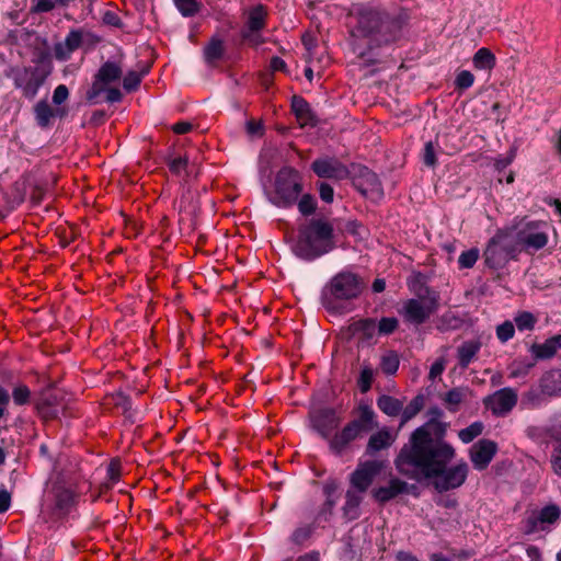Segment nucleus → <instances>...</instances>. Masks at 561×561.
<instances>
[{
  "instance_id": "f257e3e1",
  "label": "nucleus",
  "mask_w": 561,
  "mask_h": 561,
  "mask_svg": "<svg viewBox=\"0 0 561 561\" xmlns=\"http://www.w3.org/2000/svg\"><path fill=\"white\" fill-rule=\"evenodd\" d=\"M428 413L432 419L411 433L394 465L401 474L410 479L433 480L435 490L442 493L462 485L469 468L466 462L447 468L455 457V449L444 439L445 426L435 421L442 416L440 409L431 408Z\"/></svg>"
},
{
  "instance_id": "f03ea898",
  "label": "nucleus",
  "mask_w": 561,
  "mask_h": 561,
  "mask_svg": "<svg viewBox=\"0 0 561 561\" xmlns=\"http://www.w3.org/2000/svg\"><path fill=\"white\" fill-rule=\"evenodd\" d=\"M408 19L404 10L390 13L378 8L360 9L357 22L351 30L353 51L365 59L376 48L394 43L400 38Z\"/></svg>"
},
{
  "instance_id": "7ed1b4c3",
  "label": "nucleus",
  "mask_w": 561,
  "mask_h": 561,
  "mask_svg": "<svg viewBox=\"0 0 561 561\" xmlns=\"http://www.w3.org/2000/svg\"><path fill=\"white\" fill-rule=\"evenodd\" d=\"M335 248L334 227L323 218H312L298 229L294 253L306 261H313Z\"/></svg>"
},
{
  "instance_id": "20e7f679",
  "label": "nucleus",
  "mask_w": 561,
  "mask_h": 561,
  "mask_svg": "<svg viewBox=\"0 0 561 561\" xmlns=\"http://www.w3.org/2000/svg\"><path fill=\"white\" fill-rule=\"evenodd\" d=\"M364 279L352 272H341L333 276L322 290L321 301L328 311L337 312L342 301L357 298L364 290Z\"/></svg>"
},
{
  "instance_id": "39448f33",
  "label": "nucleus",
  "mask_w": 561,
  "mask_h": 561,
  "mask_svg": "<svg viewBox=\"0 0 561 561\" xmlns=\"http://www.w3.org/2000/svg\"><path fill=\"white\" fill-rule=\"evenodd\" d=\"M519 252L512 231L508 228L499 229L489 240L483 252L484 263L489 268L501 270L511 260H517Z\"/></svg>"
},
{
  "instance_id": "423d86ee",
  "label": "nucleus",
  "mask_w": 561,
  "mask_h": 561,
  "mask_svg": "<svg viewBox=\"0 0 561 561\" xmlns=\"http://www.w3.org/2000/svg\"><path fill=\"white\" fill-rule=\"evenodd\" d=\"M507 228L512 231L519 253L524 251L534 254L548 243V224L545 221L520 220Z\"/></svg>"
},
{
  "instance_id": "0eeeda50",
  "label": "nucleus",
  "mask_w": 561,
  "mask_h": 561,
  "mask_svg": "<svg viewBox=\"0 0 561 561\" xmlns=\"http://www.w3.org/2000/svg\"><path fill=\"white\" fill-rule=\"evenodd\" d=\"M301 192L302 182L299 172L285 167L276 174L275 195L272 203L278 207H290L296 204Z\"/></svg>"
},
{
  "instance_id": "6e6552de",
  "label": "nucleus",
  "mask_w": 561,
  "mask_h": 561,
  "mask_svg": "<svg viewBox=\"0 0 561 561\" xmlns=\"http://www.w3.org/2000/svg\"><path fill=\"white\" fill-rule=\"evenodd\" d=\"M50 70L44 67H24L14 71V84L27 99H34Z\"/></svg>"
},
{
  "instance_id": "1a4fd4ad",
  "label": "nucleus",
  "mask_w": 561,
  "mask_h": 561,
  "mask_svg": "<svg viewBox=\"0 0 561 561\" xmlns=\"http://www.w3.org/2000/svg\"><path fill=\"white\" fill-rule=\"evenodd\" d=\"M351 176L355 188L364 196L380 198L383 194L378 175L365 165H352Z\"/></svg>"
},
{
  "instance_id": "9d476101",
  "label": "nucleus",
  "mask_w": 561,
  "mask_h": 561,
  "mask_svg": "<svg viewBox=\"0 0 561 561\" xmlns=\"http://www.w3.org/2000/svg\"><path fill=\"white\" fill-rule=\"evenodd\" d=\"M266 11L262 4L252 8L249 11L248 20L241 31V37L252 46H259L263 43L260 31L265 26Z\"/></svg>"
},
{
  "instance_id": "9b49d317",
  "label": "nucleus",
  "mask_w": 561,
  "mask_h": 561,
  "mask_svg": "<svg viewBox=\"0 0 561 561\" xmlns=\"http://www.w3.org/2000/svg\"><path fill=\"white\" fill-rule=\"evenodd\" d=\"M36 410L44 420L57 417L59 408H64V393L61 390L47 387L41 391L36 403Z\"/></svg>"
},
{
  "instance_id": "f8f14e48",
  "label": "nucleus",
  "mask_w": 561,
  "mask_h": 561,
  "mask_svg": "<svg viewBox=\"0 0 561 561\" xmlns=\"http://www.w3.org/2000/svg\"><path fill=\"white\" fill-rule=\"evenodd\" d=\"M383 465V461L380 460H368L359 463L350 478L352 489L365 493L376 476L382 470Z\"/></svg>"
},
{
  "instance_id": "ddd939ff",
  "label": "nucleus",
  "mask_w": 561,
  "mask_h": 561,
  "mask_svg": "<svg viewBox=\"0 0 561 561\" xmlns=\"http://www.w3.org/2000/svg\"><path fill=\"white\" fill-rule=\"evenodd\" d=\"M483 403L495 416H504L516 405L517 393L512 388H503L484 398Z\"/></svg>"
},
{
  "instance_id": "4468645a",
  "label": "nucleus",
  "mask_w": 561,
  "mask_h": 561,
  "mask_svg": "<svg viewBox=\"0 0 561 561\" xmlns=\"http://www.w3.org/2000/svg\"><path fill=\"white\" fill-rule=\"evenodd\" d=\"M311 170L323 179L343 180L351 176V170L336 158H320L311 163Z\"/></svg>"
},
{
  "instance_id": "2eb2a0df",
  "label": "nucleus",
  "mask_w": 561,
  "mask_h": 561,
  "mask_svg": "<svg viewBox=\"0 0 561 561\" xmlns=\"http://www.w3.org/2000/svg\"><path fill=\"white\" fill-rule=\"evenodd\" d=\"M312 427L330 442L332 432L340 425V417L331 408L319 409L311 414Z\"/></svg>"
},
{
  "instance_id": "dca6fc26",
  "label": "nucleus",
  "mask_w": 561,
  "mask_h": 561,
  "mask_svg": "<svg viewBox=\"0 0 561 561\" xmlns=\"http://www.w3.org/2000/svg\"><path fill=\"white\" fill-rule=\"evenodd\" d=\"M438 310L436 308V300L433 296L426 305L422 300L409 299L404 304V317L407 321L414 324L424 323L433 313Z\"/></svg>"
},
{
  "instance_id": "f3484780",
  "label": "nucleus",
  "mask_w": 561,
  "mask_h": 561,
  "mask_svg": "<svg viewBox=\"0 0 561 561\" xmlns=\"http://www.w3.org/2000/svg\"><path fill=\"white\" fill-rule=\"evenodd\" d=\"M497 451V445L490 439H480L470 448V459L477 470H484Z\"/></svg>"
},
{
  "instance_id": "a211bd4d",
  "label": "nucleus",
  "mask_w": 561,
  "mask_h": 561,
  "mask_svg": "<svg viewBox=\"0 0 561 561\" xmlns=\"http://www.w3.org/2000/svg\"><path fill=\"white\" fill-rule=\"evenodd\" d=\"M53 515L60 517L66 515L75 504L76 494L62 485H54L51 491Z\"/></svg>"
},
{
  "instance_id": "6ab92c4d",
  "label": "nucleus",
  "mask_w": 561,
  "mask_h": 561,
  "mask_svg": "<svg viewBox=\"0 0 561 561\" xmlns=\"http://www.w3.org/2000/svg\"><path fill=\"white\" fill-rule=\"evenodd\" d=\"M291 111L294 112L300 127H316L319 123L317 115L302 96L294 95L291 98Z\"/></svg>"
},
{
  "instance_id": "aec40b11",
  "label": "nucleus",
  "mask_w": 561,
  "mask_h": 561,
  "mask_svg": "<svg viewBox=\"0 0 561 561\" xmlns=\"http://www.w3.org/2000/svg\"><path fill=\"white\" fill-rule=\"evenodd\" d=\"M362 435L363 434L356 430V424L347 423L341 432L335 433V435L330 438V449L334 454L341 455L353 440Z\"/></svg>"
},
{
  "instance_id": "412c9836",
  "label": "nucleus",
  "mask_w": 561,
  "mask_h": 561,
  "mask_svg": "<svg viewBox=\"0 0 561 561\" xmlns=\"http://www.w3.org/2000/svg\"><path fill=\"white\" fill-rule=\"evenodd\" d=\"M560 517V508L557 505L545 506L538 515L530 516L526 522V531L535 533L543 529L542 524H553Z\"/></svg>"
},
{
  "instance_id": "4be33fe9",
  "label": "nucleus",
  "mask_w": 561,
  "mask_h": 561,
  "mask_svg": "<svg viewBox=\"0 0 561 561\" xmlns=\"http://www.w3.org/2000/svg\"><path fill=\"white\" fill-rule=\"evenodd\" d=\"M82 31L72 30L64 42H59L54 47V55L58 60H67L70 55L82 44Z\"/></svg>"
},
{
  "instance_id": "5701e85b",
  "label": "nucleus",
  "mask_w": 561,
  "mask_h": 561,
  "mask_svg": "<svg viewBox=\"0 0 561 561\" xmlns=\"http://www.w3.org/2000/svg\"><path fill=\"white\" fill-rule=\"evenodd\" d=\"M407 486H408L407 482L394 478V479L390 480L389 485L375 489L373 491V496L378 502L386 503V502L394 499L397 495L405 492Z\"/></svg>"
},
{
  "instance_id": "b1692460",
  "label": "nucleus",
  "mask_w": 561,
  "mask_h": 561,
  "mask_svg": "<svg viewBox=\"0 0 561 561\" xmlns=\"http://www.w3.org/2000/svg\"><path fill=\"white\" fill-rule=\"evenodd\" d=\"M375 417L376 414L369 405L360 404L358 407V416L350 423L356 424V430L362 434H365L378 426V424L375 422Z\"/></svg>"
},
{
  "instance_id": "393cba45",
  "label": "nucleus",
  "mask_w": 561,
  "mask_h": 561,
  "mask_svg": "<svg viewBox=\"0 0 561 561\" xmlns=\"http://www.w3.org/2000/svg\"><path fill=\"white\" fill-rule=\"evenodd\" d=\"M363 492L355 489L347 490L345 494V504L343 506V515L348 520H355L360 515L359 505L363 501Z\"/></svg>"
},
{
  "instance_id": "a878e982",
  "label": "nucleus",
  "mask_w": 561,
  "mask_h": 561,
  "mask_svg": "<svg viewBox=\"0 0 561 561\" xmlns=\"http://www.w3.org/2000/svg\"><path fill=\"white\" fill-rule=\"evenodd\" d=\"M541 391L548 396L561 394V369H551L540 379Z\"/></svg>"
},
{
  "instance_id": "bb28decb",
  "label": "nucleus",
  "mask_w": 561,
  "mask_h": 561,
  "mask_svg": "<svg viewBox=\"0 0 561 561\" xmlns=\"http://www.w3.org/2000/svg\"><path fill=\"white\" fill-rule=\"evenodd\" d=\"M123 76L122 67L114 61L104 62L95 75V79L104 87L119 80Z\"/></svg>"
},
{
  "instance_id": "cd10ccee",
  "label": "nucleus",
  "mask_w": 561,
  "mask_h": 561,
  "mask_svg": "<svg viewBox=\"0 0 561 561\" xmlns=\"http://www.w3.org/2000/svg\"><path fill=\"white\" fill-rule=\"evenodd\" d=\"M393 442V438L389 431L381 430L376 434L371 435L368 439V444L366 447V453L368 455H374L376 451L385 449L389 447Z\"/></svg>"
},
{
  "instance_id": "c85d7f7f",
  "label": "nucleus",
  "mask_w": 561,
  "mask_h": 561,
  "mask_svg": "<svg viewBox=\"0 0 561 561\" xmlns=\"http://www.w3.org/2000/svg\"><path fill=\"white\" fill-rule=\"evenodd\" d=\"M225 53L224 42L220 38L211 37L209 43L204 48V58L205 61L214 66L217 60H219Z\"/></svg>"
},
{
  "instance_id": "c756f323",
  "label": "nucleus",
  "mask_w": 561,
  "mask_h": 561,
  "mask_svg": "<svg viewBox=\"0 0 561 561\" xmlns=\"http://www.w3.org/2000/svg\"><path fill=\"white\" fill-rule=\"evenodd\" d=\"M529 351L531 352L535 360H543L552 358L557 353L556 344L552 337L546 340L542 344L534 343Z\"/></svg>"
},
{
  "instance_id": "7c9ffc66",
  "label": "nucleus",
  "mask_w": 561,
  "mask_h": 561,
  "mask_svg": "<svg viewBox=\"0 0 561 561\" xmlns=\"http://www.w3.org/2000/svg\"><path fill=\"white\" fill-rule=\"evenodd\" d=\"M481 343L479 341H467L458 347L459 365L466 368L476 354L479 352Z\"/></svg>"
},
{
  "instance_id": "2f4dec72",
  "label": "nucleus",
  "mask_w": 561,
  "mask_h": 561,
  "mask_svg": "<svg viewBox=\"0 0 561 561\" xmlns=\"http://www.w3.org/2000/svg\"><path fill=\"white\" fill-rule=\"evenodd\" d=\"M34 113L39 127L47 128L50 125V119L54 117V108H51L46 100H41L36 103Z\"/></svg>"
},
{
  "instance_id": "473e14b6",
  "label": "nucleus",
  "mask_w": 561,
  "mask_h": 561,
  "mask_svg": "<svg viewBox=\"0 0 561 561\" xmlns=\"http://www.w3.org/2000/svg\"><path fill=\"white\" fill-rule=\"evenodd\" d=\"M377 405L389 416L399 415L403 408V403L399 399L386 394L378 398Z\"/></svg>"
},
{
  "instance_id": "72a5a7b5",
  "label": "nucleus",
  "mask_w": 561,
  "mask_h": 561,
  "mask_svg": "<svg viewBox=\"0 0 561 561\" xmlns=\"http://www.w3.org/2000/svg\"><path fill=\"white\" fill-rule=\"evenodd\" d=\"M472 62L477 69L491 70L495 66V56L489 48L482 47L473 55Z\"/></svg>"
},
{
  "instance_id": "f704fd0d",
  "label": "nucleus",
  "mask_w": 561,
  "mask_h": 561,
  "mask_svg": "<svg viewBox=\"0 0 561 561\" xmlns=\"http://www.w3.org/2000/svg\"><path fill=\"white\" fill-rule=\"evenodd\" d=\"M462 320L454 312L447 311L436 320V329L440 332L457 330L461 327Z\"/></svg>"
},
{
  "instance_id": "c9c22d12",
  "label": "nucleus",
  "mask_w": 561,
  "mask_h": 561,
  "mask_svg": "<svg viewBox=\"0 0 561 561\" xmlns=\"http://www.w3.org/2000/svg\"><path fill=\"white\" fill-rule=\"evenodd\" d=\"M353 333H362L365 339H371L377 330L376 321L370 318L360 319L351 324Z\"/></svg>"
},
{
  "instance_id": "e433bc0d",
  "label": "nucleus",
  "mask_w": 561,
  "mask_h": 561,
  "mask_svg": "<svg viewBox=\"0 0 561 561\" xmlns=\"http://www.w3.org/2000/svg\"><path fill=\"white\" fill-rule=\"evenodd\" d=\"M466 396V389L463 388H453L449 390L445 397L444 402L446 404V408L450 412H456L458 410V405L461 403Z\"/></svg>"
},
{
  "instance_id": "4c0bfd02",
  "label": "nucleus",
  "mask_w": 561,
  "mask_h": 561,
  "mask_svg": "<svg viewBox=\"0 0 561 561\" xmlns=\"http://www.w3.org/2000/svg\"><path fill=\"white\" fill-rule=\"evenodd\" d=\"M149 69H150V66L147 65L139 72L138 71H129L125 76L124 81H123L124 89L128 92L135 91L139 87L140 82H141V78L146 73L149 72Z\"/></svg>"
},
{
  "instance_id": "58836bf2",
  "label": "nucleus",
  "mask_w": 561,
  "mask_h": 561,
  "mask_svg": "<svg viewBox=\"0 0 561 561\" xmlns=\"http://www.w3.org/2000/svg\"><path fill=\"white\" fill-rule=\"evenodd\" d=\"M514 322L519 331H531L537 323V318L529 311H522L515 316Z\"/></svg>"
},
{
  "instance_id": "ea45409f",
  "label": "nucleus",
  "mask_w": 561,
  "mask_h": 561,
  "mask_svg": "<svg viewBox=\"0 0 561 561\" xmlns=\"http://www.w3.org/2000/svg\"><path fill=\"white\" fill-rule=\"evenodd\" d=\"M484 430V425L482 422H473L468 427L459 431L458 436L461 442L468 444L472 442L476 437L482 434Z\"/></svg>"
},
{
  "instance_id": "a19ab883",
  "label": "nucleus",
  "mask_w": 561,
  "mask_h": 561,
  "mask_svg": "<svg viewBox=\"0 0 561 561\" xmlns=\"http://www.w3.org/2000/svg\"><path fill=\"white\" fill-rule=\"evenodd\" d=\"M423 396H416L404 409L402 408V423L413 419L423 408Z\"/></svg>"
},
{
  "instance_id": "79ce46f5",
  "label": "nucleus",
  "mask_w": 561,
  "mask_h": 561,
  "mask_svg": "<svg viewBox=\"0 0 561 561\" xmlns=\"http://www.w3.org/2000/svg\"><path fill=\"white\" fill-rule=\"evenodd\" d=\"M111 400H112V403L116 408H121L123 410L124 414H126V416L131 422H134V420L131 419L133 417L131 402L127 396H125L123 392H117L115 394H112Z\"/></svg>"
},
{
  "instance_id": "37998d69",
  "label": "nucleus",
  "mask_w": 561,
  "mask_h": 561,
  "mask_svg": "<svg viewBox=\"0 0 561 561\" xmlns=\"http://www.w3.org/2000/svg\"><path fill=\"white\" fill-rule=\"evenodd\" d=\"M380 368L386 375H393L399 368V357L394 352L382 356Z\"/></svg>"
},
{
  "instance_id": "c03bdc74",
  "label": "nucleus",
  "mask_w": 561,
  "mask_h": 561,
  "mask_svg": "<svg viewBox=\"0 0 561 561\" xmlns=\"http://www.w3.org/2000/svg\"><path fill=\"white\" fill-rule=\"evenodd\" d=\"M174 3L183 16H193L199 11V3L196 0H174Z\"/></svg>"
},
{
  "instance_id": "a18cd8bd",
  "label": "nucleus",
  "mask_w": 561,
  "mask_h": 561,
  "mask_svg": "<svg viewBox=\"0 0 561 561\" xmlns=\"http://www.w3.org/2000/svg\"><path fill=\"white\" fill-rule=\"evenodd\" d=\"M317 208L316 198L311 194H304L298 202V209L304 216H309Z\"/></svg>"
},
{
  "instance_id": "49530a36",
  "label": "nucleus",
  "mask_w": 561,
  "mask_h": 561,
  "mask_svg": "<svg viewBox=\"0 0 561 561\" xmlns=\"http://www.w3.org/2000/svg\"><path fill=\"white\" fill-rule=\"evenodd\" d=\"M479 257V250L472 248L468 251H465L460 254L458 259L459 266L461 268H471Z\"/></svg>"
},
{
  "instance_id": "de8ad7c7",
  "label": "nucleus",
  "mask_w": 561,
  "mask_h": 561,
  "mask_svg": "<svg viewBox=\"0 0 561 561\" xmlns=\"http://www.w3.org/2000/svg\"><path fill=\"white\" fill-rule=\"evenodd\" d=\"M70 0H36V12H49L56 7H67Z\"/></svg>"
},
{
  "instance_id": "09e8293b",
  "label": "nucleus",
  "mask_w": 561,
  "mask_h": 561,
  "mask_svg": "<svg viewBox=\"0 0 561 561\" xmlns=\"http://www.w3.org/2000/svg\"><path fill=\"white\" fill-rule=\"evenodd\" d=\"M423 163L426 167L434 168L437 163L436 148L433 141H427L422 153Z\"/></svg>"
},
{
  "instance_id": "8fccbe9b",
  "label": "nucleus",
  "mask_w": 561,
  "mask_h": 561,
  "mask_svg": "<svg viewBox=\"0 0 561 561\" xmlns=\"http://www.w3.org/2000/svg\"><path fill=\"white\" fill-rule=\"evenodd\" d=\"M514 333L515 328L513 322L511 321H505L502 324L497 325L496 328V336L503 343L511 340L514 336Z\"/></svg>"
},
{
  "instance_id": "3c124183",
  "label": "nucleus",
  "mask_w": 561,
  "mask_h": 561,
  "mask_svg": "<svg viewBox=\"0 0 561 561\" xmlns=\"http://www.w3.org/2000/svg\"><path fill=\"white\" fill-rule=\"evenodd\" d=\"M13 401L18 405H23L30 401L31 391L25 385H20L12 392Z\"/></svg>"
},
{
  "instance_id": "603ef678",
  "label": "nucleus",
  "mask_w": 561,
  "mask_h": 561,
  "mask_svg": "<svg viewBox=\"0 0 561 561\" xmlns=\"http://www.w3.org/2000/svg\"><path fill=\"white\" fill-rule=\"evenodd\" d=\"M374 379V371L369 367H365L360 371V376L358 379V387L360 389V392L365 393L367 392L370 387Z\"/></svg>"
},
{
  "instance_id": "864d4df0",
  "label": "nucleus",
  "mask_w": 561,
  "mask_h": 561,
  "mask_svg": "<svg viewBox=\"0 0 561 561\" xmlns=\"http://www.w3.org/2000/svg\"><path fill=\"white\" fill-rule=\"evenodd\" d=\"M416 296L417 298H413L414 300H422L426 305L428 304L430 299H432V297L434 296L436 300V308L439 307V294L427 286L420 287V289L416 293Z\"/></svg>"
},
{
  "instance_id": "5fc2aeb1",
  "label": "nucleus",
  "mask_w": 561,
  "mask_h": 561,
  "mask_svg": "<svg viewBox=\"0 0 561 561\" xmlns=\"http://www.w3.org/2000/svg\"><path fill=\"white\" fill-rule=\"evenodd\" d=\"M473 82L474 76L468 70H462L457 75L455 84L457 89L466 90L470 88L473 84Z\"/></svg>"
},
{
  "instance_id": "6e6d98bb",
  "label": "nucleus",
  "mask_w": 561,
  "mask_h": 561,
  "mask_svg": "<svg viewBox=\"0 0 561 561\" xmlns=\"http://www.w3.org/2000/svg\"><path fill=\"white\" fill-rule=\"evenodd\" d=\"M398 327V320L393 317L381 318L378 323V332L380 334H391Z\"/></svg>"
},
{
  "instance_id": "4d7b16f0",
  "label": "nucleus",
  "mask_w": 561,
  "mask_h": 561,
  "mask_svg": "<svg viewBox=\"0 0 561 561\" xmlns=\"http://www.w3.org/2000/svg\"><path fill=\"white\" fill-rule=\"evenodd\" d=\"M344 230L358 239H363L366 232L364 226L357 220L347 221Z\"/></svg>"
},
{
  "instance_id": "13d9d810",
  "label": "nucleus",
  "mask_w": 561,
  "mask_h": 561,
  "mask_svg": "<svg viewBox=\"0 0 561 561\" xmlns=\"http://www.w3.org/2000/svg\"><path fill=\"white\" fill-rule=\"evenodd\" d=\"M105 87L100 82L98 81L95 78H94V81L92 83V87L90 88V90H88L87 92V100L90 102V103H96V98L103 92L105 91Z\"/></svg>"
},
{
  "instance_id": "bf43d9fd",
  "label": "nucleus",
  "mask_w": 561,
  "mask_h": 561,
  "mask_svg": "<svg viewBox=\"0 0 561 561\" xmlns=\"http://www.w3.org/2000/svg\"><path fill=\"white\" fill-rule=\"evenodd\" d=\"M245 129L249 136L261 137L264 134V126L262 122L250 119L247 122Z\"/></svg>"
},
{
  "instance_id": "052dcab7",
  "label": "nucleus",
  "mask_w": 561,
  "mask_h": 561,
  "mask_svg": "<svg viewBox=\"0 0 561 561\" xmlns=\"http://www.w3.org/2000/svg\"><path fill=\"white\" fill-rule=\"evenodd\" d=\"M311 535V529L310 527L308 526H305V527H299L297 528L293 535H291V540L293 542L297 543V545H300L305 540H307Z\"/></svg>"
},
{
  "instance_id": "680f3d73",
  "label": "nucleus",
  "mask_w": 561,
  "mask_h": 561,
  "mask_svg": "<svg viewBox=\"0 0 561 561\" xmlns=\"http://www.w3.org/2000/svg\"><path fill=\"white\" fill-rule=\"evenodd\" d=\"M69 96V90L65 84H59L53 94V102L57 105L64 103Z\"/></svg>"
},
{
  "instance_id": "e2e57ef3",
  "label": "nucleus",
  "mask_w": 561,
  "mask_h": 561,
  "mask_svg": "<svg viewBox=\"0 0 561 561\" xmlns=\"http://www.w3.org/2000/svg\"><path fill=\"white\" fill-rule=\"evenodd\" d=\"M168 165H169V169H170V171L172 173L179 175L181 173V171L186 168L187 159L186 158H182V157L174 158V159H171L168 162Z\"/></svg>"
},
{
  "instance_id": "0e129e2a",
  "label": "nucleus",
  "mask_w": 561,
  "mask_h": 561,
  "mask_svg": "<svg viewBox=\"0 0 561 561\" xmlns=\"http://www.w3.org/2000/svg\"><path fill=\"white\" fill-rule=\"evenodd\" d=\"M318 188H319V195L323 202L331 203L333 201L334 191L330 184H328L325 182H321L319 184Z\"/></svg>"
},
{
  "instance_id": "69168bd1",
  "label": "nucleus",
  "mask_w": 561,
  "mask_h": 561,
  "mask_svg": "<svg viewBox=\"0 0 561 561\" xmlns=\"http://www.w3.org/2000/svg\"><path fill=\"white\" fill-rule=\"evenodd\" d=\"M516 156V150L511 149L506 157L500 158L495 161V168L501 171L508 167Z\"/></svg>"
},
{
  "instance_id": "338daca9",
  "label": "nucleus",
  "mask_w": 561,
  "mask_h": 561,
  "mask_svg": "<svg viewBox=\"0 0 561 561\" xmlns=\"http://www.w3.org/2000/svg\"><path fill=\"white\" fill-rule=\"evenodd\" d=\"M445 369V360L443 358L437 359L433 365L431 366L428 378L431 380H434L436 377H438Z\"/></svg>"
},
{
  "instance_id": "774afa93",
  "label": "nucleus",
  "mask_w": 561,
  "mask_h": 561,
  "mask_svg": "<svg viewBox=\"0 0 561 561\" xmlns=\"http://www.w3.org/2000/svg\"><path fill=\"white\" fill-rule=\"evenodd\" d=\"M13 447V439L2 438L0 440V466L4 463L9 449Z\"/></svg>"
}]
</instances>
